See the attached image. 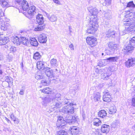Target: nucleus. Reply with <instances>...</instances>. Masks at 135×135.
Segmentation results:
<instances>
[{"mask_svg": "<svg viewBox=\"0 0 135 135\" xmlns=\"http://www.w3.org/2000/svg\"><path fill=\"white\" fill-rule=\"evenodd\" d=\"M36 7L33 6L30 7L28 11V13L30 16H33L36 13Z\"/></svg>", "mask_w": 135, "mask_h": 135, "instance_id": "obj_14", "label": "nucleus"}, {"mask_svg": "<svg viewBox=\"0 0 135 135\" xmlns=\"http://www.w3.org/2000/svg\"><path fill=\"white\" fill-rule=\"evenodd\" d=\"M22 1V0H16V1L17 3L18 4H20Z\"/></svg>", "mask_w": 135, "mask_h": 135, "instance_id": "obj_58", "label": "nucleus"}, {"mask_svg": "<svg viewBox=\"0 0 135 135\" xmlns=\"http://www.w3.org/2000/svg\"><path fill=\"white\" fill-rule=\"evenodd\" d=\"M44 71H45V73L46 75L48 77L51 78L53 76L52 71L50 70V68L46 67L44 69Z\"/></svg>", "mask_w": 135, "mask_h": 135, "instance_id": "obj_19", "label": "nucleus"}, {"mask_svg": "<svg viewBox=\"0 0 135 135\" xmlns=\"http://www.w3.org/2000/svg\"><path fill=\"white\" fill-rule=\"evenodd\" d=\"M5 80L6 82L9 84V83L12 84L13 83L12 79L11 77L8 76H6L5 77Z\"/></svg>", "mask_w": 135, "mask_h": 135, "instance_id": "obj_37", "label": "nucleus"}, {"mask_svg": "<svg viewBox=\"0 0 135 135\" xmlns=\"http://www.w3.org/2000/svg\"><path fill=\"white\" fill-rule=\"evenodd\" d=\"M131 8L135 7V5L133 1H131L127 3L126 8Z\"/></svg>", "mask_w": 135, "mask_h": 135, "instance_id": "obj_39", "label": "nucleus"}, {"mask_svg": "<svg viewBox=\"0 0 135 135\" xmlns=\"http://www.w3.org/2000/svg\"><path fill=\"white\" fill-rule=\"evenodd\" d=\"M132 105L135 107V96L133 97L132 99Z\"/></svg>", "mask_w": 135, "mask_h": 135, "instance_id": "obj_47", "label": "nucleus"}, {"mask_svg": "<svg viewBox=\"0 0 135 135\" xmlns=\"http://www.w3.org/2000/svg\"><path fill=\"white\" fill-rule=\"evenodd\" d=\"M88 9L90 14L86 18H89L90 22L86 30V33L88 34H92L97 30L98 24L97 15L98 12L97 8L92 7H88Z\"/></svg>", "mask_w": 135, "mask_h": 135, "instance_id": "obj_1", "label": "nucleus"}, {"mask_svg": "<svg viewBox=\"0 0 135 135\" xmlns=\"http://www.w3.org/2000/svg\"><path fill=\"white\" fill-rule=\"evenodd\" d=\"M48 19L52 22H56L57 21V18L56 15H54L46 14Z\"/></svg>", "mask_w": 135, "mask_h": 135, "instance_id": "obj_20", "label": "nucleus"}, {"mask_svg": "<svg viewBox=\"0 0 135 135\" xmlns=\"http://www.w3.org/2000/svg\"><path fill=\"white\" fill-rule=\"evenodd\" d=\"M43 78V76L42 74L39 72H38L35 75V78L37 80L42 79Z\"/></svg>", "mask_w": 135, "mask_h": 135, "instance_id": "obj_40", "label": "nucleus"}, {"mask_svg": "<svg viewBox=\"0 0 135 135\" xmlns=\"http://www.w3.org/2000/svg\"><path fill=\"white\" fill-rule=\"evenodd\" d=\"M96 133H97L98 135H102V134L100 133L98 131L96 132Z\"/></svg>", "mask_w": 135, "mask_h": 135, "instance_id": "obj_60", "label": "nucleus"}, {"mask_svg": "<svg viewBox=\"0 0 135 135\" xmlns=\"http://www.w3.org/2000/svg\"><path fill=\"white\" fill-rule=\"evenodd\" d=\"M37 68L39 70L44 69V62L43 61H40L38 62L37 63Z\"/></svg>", "mask_w": 135, "mask_h": 135, "instance_id": "obj_25", "label": "nucleus"}, {"mask_svg": "<svg viewBox=\"0 0 135 135\" xmlns=\"http://www.w3.org/2000/svg\"><path fill=\"white\" fill-rule=\"evenodd\" d=\"M124 49L126 50L127 52L131 53L132 50L133 49V48L131 46L129 45V44L128 45L125 46Z\"/></svg>", "mask_w": 135, "mask_h": 135, "instance_id": "obj_32", "label": "nucleus"}, {"mask_svg": "<svg viewBox=\"0 0 135 135\" xmlns=\"http://www.w3.org/2000/svg\"><path fill=\"white\" fill-rule=\"evenodd\" d=\"M135 65V58L129 59L125 62V65L127 67L129 68L134 66Z\"/></svg>", "mask_w": 135, "mask_h": 135, "instance_id": "obj_10", "label": "nucleus"}, {"mask_svg": "<svg viewBox=\"0 0 135 135\" xmlns=\"http://www.w3.org/2000/svg\"><path fill=\"white\" fill-rule=\"evenodd\" d=\"M4 118L7 121L8 123H9L11 122L10 121L9 119H8L7 118L5 117H4Z\"/></svg>", "mask_w": 135, "mask_h": 135, "instance_id": "obj_57", "label": "nucleus"}, {"mask_svg": "<svg viewBox=\"0 0 135 135\" xmlns=\"http://www.w3.org/2000/svg\"><path fill=\"white\" fill-rule=\"evenodd\" d=\"M69 130L70 131L72 135H76L79 132L78 128L75 126H73L70 127Z\"/></svg>", "mask_w": 135, "mask_h": 135, "instance_id": "obj_16", "label": "nucleus"}, {"mask_svg": "<svg viewBox=\"0 0 135 135\" xmlns=\"http://www.w3.org/2000/svg\"><path fill=\"white\" fill-rule=\"evenodd\" d=\"M12 42L16 45H20V43L21 39L19 38L17 36L13 37L12 38Z\"/></svg>", "mask_w": 135, "mask_h": 135, "instance_id": "obj_23", "label": "nucleus"}, {"mask_svg": "<svg viewBox=\"0 0 135 135\" xmlns=\"http://www.w3.org/2000/svg\"><path fill=\"white\" fill-rule=\"evenodd\" d=\"M126 19V21H124V24L125 25L127 26H129L127 27V29L130 31H132L133 30V29L135 30V21L133 22H131V20L129 19H128V18Z\"/></svg>", "mask_w": 135, "mask_h": 135, "instance_id": "obj_6", "label": "nucleus"}, {"mask_svg": "<svg viewBox=\"0 0 135 135\" xmlns=\"http://www.w3.org/2000/svg\"><path fill=\"white\" fill-rule=\"evenodd\" d=\"M57 135H68V133L64 131L61 130L57 132Z\"/></svg>", "mask_w": 135, "mask_h": 135, "instance_id": "obj_41", "label": "nucleus"}, {"mask_svg": "<svg viewBox=\"0 0 135 135\" xmlns=\"http://www.w3.org/2000/svg\"><path fill=\"white\" fill-rule=\"evenodd\" d=\"M112 0H105L104 2L103 3V5L105 6H108L110 5L111 3Z\"/></svg>", "mask_w": 135, "mask_h": 135, "instance_id": "obj_44", "label": "nucleus"}, {"mask_svg": "<svg viewBox=\"0 0 135 135\" xmlns=\"http://www.w3.org/2000/svg\"><path fill=\"white\" fill-rule=\"evenodd\" d=\"M104 95L103 96V100L104 101L109 102L111 100V95L109 92H104Z\"/></svg>", "mask_w": 135, "mask_h": 135, "instance_id": "obj_11", "label": "nucleus"}, {"mask_svg": "<svg viewBox=\"0 0 135 135\" xmlns=\"http://www.w3.org/2000/svg\"><path fill=\"white\" fill-rule=\"evenodd\" d=\"M0 4L3 7L9 6L8 0H0Z\"/></svg>", "mask_w": 135, "mask_h": 135, "instance_id": "obj_29", "label": "nucleus"}, {"mask_svg": "<svg viewBox=\"0 0 135 135\" xmlns=\"http://www.w3.org/2000/svg\"><path fill=\"white\" fill-rule=\"evenodd\" d=\"M69 47L71 50H74V45L72 44H71L69 46Z\"/></svg>", "mask_w": 135, "mask_h": 135, "instance_id": "obj_50", "label": "nucleus"}, {"mask_svg": "<svg viewBox=\"0 0 135 135\" xmlns=\"http://www.w3.org/2000/svg\"><path fill=\"white\" fill-rule=\"evenodd\" d=\"M86 42L91 47H94L97 44V39L93 37H88L86 39Z\"/></svg>", "mask_w": 135, "mask_h": 135, "instance_id": "obj_7", "label": "nucleus"}, {"mask_svg": "<svg viewBox=\"0 0 135 135\" xmlns=\"http://www.w3.org/2000/svg\"><path fill=\"white\" fill-rule=\"evenodd\" d=\"M93 122L94 125L97 126H99L102 123L101 121L97 118H94Z\"/></svg>", "mask_w": 135, "mask_h": 135, "instance_id": "obj_28", "label": "nucleus"}, {"mask_svg": "<svg viewBox=\"0 0 135 135\" xmlns=\"http://www.w3.org/2000/svg\"><path fill=\"white\" fill-rule=\"evenodd\" d=\"M52 89L49 88H44L42 90H40L42 92L44 93L45 94H50L51 92Z\"/></svg>", "mask_w": 135, "mask_h": 135, "instance_id": "obj_34", "label": "nucleus"}, {"mask_svg": "<svg viewBox=\"0 0 135 135\" xmlns=\"http://www.w3.org/2000/svg\"><path fill=\"white\" fill-rule=\"evenodd\" d=\"M132 128L135 131V124L132 127Z\"/></svg>", "mask_w": 135, "mask_h": 135, "instance_id": "obj_59", "label": "nucleus"}, {"mask_svg": "<svg viewBox=\"0 0 135 135\" xmlns=\"http://www.w3.org/2000/svg\"><path fill=\"white\" fill-rule=\"evenodd\" d=\"M97 76H96V74L95 73H94L92 76L93 77H95Z\"/></svg>", "mask_w": 135, "mask_h": 135, "instance_id": "obj_61", "label": "nucleus"}, {"mask_svg": "<svg viewBox=\"0 0 135 135\" xmlns=\"http://www.w3.org/2000/svg\"><path fill=\"white\" fill-rule=\"evenodd\" d=\"M10 24L8 22H4L2 19H0V27L3 31L6 30Z\"/></svg>", "mask_w": 135, "mask_h": 135, "instance_id": "obj_8", "label": "nucleus"}, {"mask_svg": "<svg viewBox=\"0 0 135 135\" xmlns=\"http://www.w3.org/2000/svg\"><path fill=\"white\" fill-rule=\"evenodd\" d=\"M101 71V70H99L98 69H97L95 71V72L97 76L99 75L100 72Z\"/></svg>", "mask_w": 135, "mask_h": 135, "instance_id": "obj_49", "label": "nucleus"}, {"mask_svg": "<svg viewBox=\"0 0 135 135\" xmlns=\"http://www.w3.org/2000/svg\"><path fill=\"white\" fill-rule=\"evenodd\" d=\"M127 14L125 15V16L126 18H128V19H129V20L132 19L134 15V17H135V13L134 14L133 13L130 12L129 11H128L127 13Z\"/></svg>", "mask_w": 135, "mask_h": 135, "instance_id": "obj_27", "label": "nucleus"}, {"mask_svg": "<svg viewBox=\"0 0 135 135\" xmlns=\"http://www.w3.org/2000/svg\"><path fill=\"white\" fill-rule=\"evenodd\" d=\"M109 126L104 124L102 126L101 131L102 132L107 134L109 131Z\"/></svg>", "mask_w": 135, "mask_h": 135, "instance_id": "obj_18", "label": "nucleus"}, {"mask_svg": "<svg viewBox=\"0 0 135 135\" xmlns=\"http://www.w3.org/2000/svg\"><path fill=\"white\" fill-rule=\"evenodd\" d=\"M10 117L12 119H16V117L15 116L14 114L13 113L11 114L10 115Z\"/></svg>", "mask_w": 135, "mask_h": 135, "instance_id": "obj_53", "label": "nucleus"}, {"mask_svg": "<svg viewBox=\"0 0 135 135\" xmlns=\"http://www.w3.org/2000/svg\"><path fill=\"white\" fill-rule=\"evenodd\" d=\"M61 95L60 94L57 93L55 97H52L50 98L51 100L50 102L52 101L53 105L55 106L54 108H59L62 106V101L61 99Z\"/></svg>", "mask_w": 135, "mask_h": 135, "instance_id": "obj_4", "label": "nucleus"}, {"mask_svg": "<svg viewBox=\"0 0 135 135\" xmlns=\"http://www.w3.org/2000/svg\"><path fill=\"white\" fill-rule=\"evenodd\" d=\"M21 6L22 9L24 11H26L29 7L28 3L25 1H23L21 3Z\"/></svg>", "mask_w": 135, "mask_h": 135, "instance_id": "obj_24", "label": "nucleus"}, {"mask_svg": "<svg viewBox=\"0 0 135 135\" xmlns=\"http://www.w3.org/2000/svg\"><path fill=\"white\" fill-rule=\"evenodd\" d=\"M31 44L35 46H36L38 45V42L37 40L34 38H31L29 40Z\"/></svg>", "mask_w": 135, "mask_h": 135, "instance_id": "obj_22", "label": "nucleus"}, {"mask_svg": "<svg viewBox=\"0 0 135 135\" xmlns=\"http://www.w3.org/2000/svg\"><path fill=\"white\" fill-rule=\"evenodd\" d=\"M50 62L51 65L52 66H57L58 65L57 60L56 59H51Z\"/></svg>", "mask_w": 135, "mask_h": 135, "instance_id": "obj_35", "label": "nucleus"}, {"mask_svg": "<svg viewBox=\"0 0 135 135\" xmlns=\"http://www.w3.org/2000/svg\"><path fill=\"white\" fill-rule=\"evenodd\" d=\"M120 33H119V35L118 36L117 35V33L114 30L112 29H109L106 32L105 36L107 37L112 38L115 37L119 36L120 35H123L126 33L125 32H123V33L121 35L120 32Z\"/></svg>", "mask_w": 135, "mask_h": 135, "instance_id": "obj_5", "label": "nucleus"}, {"mask_svg": "<svg viewBox=\"0 0 135 135\" xmlns=\"http://www.w3.org/2000/svg\"><path fill=\"white\" fill-rule=\"evenodd\" d=\"M71 116H69L68 118L65 119V120H64L63 118L61 116L59 117L57 119L56 123L57 126L58 128H64L63 127L65 126V122L68 123L69 124H71L73 122V120L70 117Z\"/></svg>", "mask_w": 135, "mask_h": 135, "instance_id": "obj_3", "label": "nucleus"}, {"mask_svg": "<svg viewBox=\"0 0 135 135\" xmlns=\"http://www.w3.org/2000/svg\"><path fill=\"white\" fill-rule=\"evenodd\" d=\"M36 21L39 25H43L44 20L43 16L38 14L36 16Z\"/></svg>", "mask_w": 135, "mask_h": 135, "instance_id": "obj_15", "label": "nucleus"}, {"mask_svg": "<svg viewBox=\"0 0 135 135\" xmlns=\"http://www.w3.org/2000/svg\"><path fill=\"white\" fill-rule=\"evenodd\" d=\"M114 44V43L112 41L108 43V46L110 49L112 50Z\"/></svg>", "mask_w": 135, "mask_h": 135, "instance_id": "obj_43", "label": "nucleus"}, {"mask_svg": "<svg viewBox=\"0 0 135 135\" xmlns=\"http://www.w3.org/2000/svg\"><path fill=\"white\" fill-rule=\"evenodd\" d=\"M24 91L22 89L19 92V94L21 95H23L24 94Z\"/></svg>", "mask_w": 135, "mask_h": 135, "instance_id": "obj_54", "label": "nucleus"}, {"mask_svg": "<svg viewBox=\"0 0 135 135\" xmlns=\"http://www.w3.org/2000/svg\"><path fill=\"white\" fill-rule=\"evenodd\" d=\"M119 45L117 44H114L112 50H117L118 48Z\"/></svg>", "mask_w": 135, "mask_h": 135, "instance_id": "obj_48", "label": "nucleus"}, {"mask_svg": "<svg viewBox=\"0 0 135 135\" xmlns=\"http://www.w3.org/2000/svg\"><path fill=\"white\" fill-rule=\"evenodd\" d=\"M112 73L109 70L107 71L106 73H104L101 74V78L104 80H106L109 79L110 76L111 75Z\"/></svg>", "mask_w": 135, "mask_h": 135, "instance_id": "obj_13", "label": "nucleus"}, {"mask_svg": "<svg viewBox=\"0 0 135 135\" xmlns=\"http://www.w3.org/2000/svg\"><path fill=\"white\" fill-rule=\"evenodd\" d=\"M56 4L60 5L61 3L58 0H52Z\"/></svg>", "mask_w": 135, "mask_h": 135, "instance_id": "obj_51", "label": "nucleus"}, {"mask_svg": "<svg viewBox=\"0 0 135 135\" xmlns=\"http://www.w3.org/2000/svg\"><path fill=\"white\" fill-rule=\"evenodd\" d=\"M17 118H16V119H12L13 120V121L15 123V122L16 121V119H17Z\"/></svg>", "mask_w": 135, "mask_h": 135, "instance_id": "obj_62", "label": "nucleus"}, {"mask_svg": "<svg viewBox=\"0 0 135 135\" xmlns=\"http://www.w3.org/2000/svg\"><path fill=\"white\" fill-rule=\"evenodd\" d=\"M70 118H71L72 120H73V122L71 123V124L74 123L76 121H78V119L77 117H76L75 116H70Z\"/></svg>", "mask_w": 135, "mask_h": 135, "instance_id": "obj_42", "label": "nucleus"}, {"mask_svg": "<svg viewBox=\"0 0 135 135\" xmlns=\"http://www.w3.org/2000/svg\"><path fill=\"white\" fill-rule=\"evenodd\" d=\"M104 55V53H102V56H103Z\"/></svg>", "mask_w": 135, "mask_h": 135, "instance_id": "obj_64", "label": "nucleus"}, {"mask_svg": "<svg viewBox=\"0 0 135 135\" xmlns=\"http://www.w3.org/2000/svg\"><path fill=\"white\" fill-rule=\"evenodd\" d=\"M20 122L19 120L18 119H16V121L15 122V124H18Z\"/></svg>", "mask_w": 135, "mask_h": 135, "instance_id": "obj_56", "label": "nucleus"}, {"mask_svg": "<svg viewBox=\"0 0 135 135\" xmlns=\"http://www.w3.org/2000/svg\"><path fill=\"white\" fill-rule=\"evenodd\" d=\"M129 44L133 48L135 47V37H133L130 40Z\"/></svg>", "mask_w": 135, "mask_h": 135, "instance_id": "obj_36", "label": "nucleus"}, {"mask_svg": "<svg viewBox=\"0 0 135 135\" xmlns=\"http://www.w3.org/2000/svg\"><path fill=\"white\" fill-rule=\"evenodd\" d=\"M107 115V113L106 111L103 110H101L98 112V116L102 118H104Z\"/></svg>", "mask_w": 135, "mask_h": 135, "instance_id": "obj_26", "label": "nucleus"}, {"mask_svg": "<svg viewBox=\"0 0 135 135\" xmlns=\"http://www.w3.org/2000/svg\"><path fill=\"white\" fill-rule=\"evenodd\" d=\"M116 111L117 109L115 107L113 106L110 107L108 113L110 114H114Z\"/></svg>", "mask_w": 135, "mask_h": 135, "instance_id": "obj_31", "label": "nucleus"}, {"mask_svg": "<svg viewBox=\"0 0 135 135\" xmlns=\"http://www.w3.org/2000/svg\"><path fill=\"white\" fill-rule=\"evenodd\" d=\"M4 15V13L1 10H0V17Z\"/></svg>", "mask_w": 135, "mask_h": 135, "instance_id": "obj_55", "label": "nucleus"}, {"mask_svg": "<svg viewBox=\"0 0 135 135\" xmlns=\"http://www.w3.org/2000/svg\"><path fill=\"white\" fill-rule=\"evenodd\" d=\"M41 56L38 52L35 53L34 55L33 58L36 60H37L40 59Z\"/></svg>", "mask_w": 135, "mask_h": 135, "instance_id": "obj_38", "label": "nucleus"}, {"mask_svg": "<svg viewBox=\"0 0 135 135\" xmlns=\"http://www.w3.org/2000/svg\"><path fill=\"white\" fill-rule=\"evenodd\" d=\"M38 40L40 43H46L47 40L46 35L44 33L40 35L38 37Z\"/></svg>", "mask_w": 135, "mask_h": 135, "instance_id": "obj_12", "label": "nucleus"}, {"mask_svg": "<svg viewBox=\"0 0 135 135\" xmlns=\"http://www.w3.org/2000/svg\"><path fill=\"white\" fill-rule=\"evenodd\" d=\"M20 38L21 40L20 42L25 45H27L29 42V40L26 39L25 37H21Z\"/></svg>", "mask_w": 135, "mask_h": 135, "instance_id": "obj_30", "label": "nucleus"}, {"mask_svg": "<svg viewBox=\"0 0 135 135\" xmlns=\"http://www.w3.org/2000/svg\"><path fill=\"white\" fill-rule=\"evenodd\" d=\"M131 90L132 93L135 94V86L132 87Z\"/></svg>", "mask_w": 135, "mask_h": 135, "instance_id": "obj_52", "label": "nucleus"}, {"mask_svg": "<svg viewBox=\"0 0 135 135\" xmlns=\"http://www.w3.org/2000/svg\"><path fill=\"white\" fill-rule=\"evenodd\" d=\"M119 58V56H115L110 57L107 58L106 60H102V62H104V64L103 65H105L107 64H105V62H107V60L109 62H117L118 61Z\"/></svg>", "mask_w": 135, "mask_h": 135, "instance_id": "obj_9", "label": "nucleus"}, {"mask_svg": "<svg viewBox=\"0 0 135 135\" xmlns=\"http://www.w3.org/2000/svg\"><path fill=\"white\" fill-rule=\"evenodd\" d=\"M41 84L44 86L47 85L48 83L46 80H42L41 81Z\"/></svg>", "mask_w": 135, "mask_h": 135, "instance_id": "obj_45", "label": "nucleus"}, {"mask_svg": "<svg viewBox=\"0 0 135 135\" xmlns=\"http://www.w3.org/2000/svg\"><path fill=\"white\" fill-rule=\"evenodd\" d=\"M68 100L67 99L65 100V104L68 105L63 107L62 109L60 110L61 112L65 113L68 114H69L73 113L74 112V107L73 106L76 105L75 104H73L70 103L69 102H67L66 100Z\"/></svg>", "mask_w": 135, "mask_h": 135, "instance_id": "obj_2", "label": "nucleus"}, {"mask_svg": "<svg viewBox=\"0 0 135 135\" xmlns=\"http://www.w3.org/2000/svg\"><path fill=\"white\" fill-rule=\"evenodd\" d=\"M100 94L99 92L95 93L93 96L92 97V100L95 102L99 101L100 99Z\"/></svg>", "mask_w": 135, "mask_h": 135, "instance_id": "obj_17", "label": "nucleus"}, {"mask_svg": "<svg viewBox=\"0 0 135 135\" xmlns=\"http://www.w3.org/2000/svg\"><path fill=\"white\" fill-rule=\"evenodd\" d=\"M46 98H45V99H44V101H43V102H46Z\"/></svg>", "mask_w": 135, "mask_h": 135, "instance_id": "obj_63", "label": "nucleus"}, {"mask_svg": "<svg viewBox=\"0 0 135 135\" xmlns=\"http://www.w3.org/2000/svg\"><path fill=\"white\" fill-rule=\"evenodd\" d=\"M113 124L116 127L119 126L120 125V122L118 120H116L114 122Z\"/></svg>", "mask_w": 135, "mask_h": 135, "instance_id": "obj_46", "label": "nucleus"}, {"mask_svg": "<svg viewBox=\"0 0 135 135\" xmlns=\"http://www.w3.org/2000/svg\"><path fill=\"white\" fill-rule=\"evenodd\" d=\"M45 27L43 25H39L37 26H36L34 28L35 31H41L44 29Z\"/></svg>", "mask_w": 135, "mask_h": 135, "instance_id": "obj_33", "label": "nucleus"}, {"mask_svg": "<svg viewBox=\"0 0 135 135\" xmlns=\"http://www.w3.org/2000/svg\"><path fill=\"white\" fill-rule=\"evenodd\" d=\"M9 41V38L7 37H4L0 38V45H4L8 43Z\"/></svg>", "mask_w": 135, "mask_h": 135, "instance_id": "obj_21", "label": "nucleus"}]
</instances>
